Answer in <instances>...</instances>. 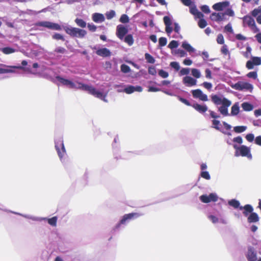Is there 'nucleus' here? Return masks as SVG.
<instances>
[{"instance_id": "obj_1", "label": "nucleus", "mask_w": 261, "mask_h": 261, "mask_svg": "<svg viewBox=\"0 0 261 261\" xmlns=\"http://www.w3.org/2000/svg\"><path fill=\"white\" fill-rule=\"evenodd\" d=\"M212 101L216 105L222 104V106L218 108V111L224 116L230 115L228 112V108L231 105V102L228 99L224 97L222 99L217 95L211 96Z\"/></svg>"}, {"instance_id": "obj_2", "label": "nucleus", "mask_w": 261, "mask_h": 261, "mask_svg": "<svg viewBox=\"0 0 261 261\" xmlns=\"http://www.w3.org/2000/svg\"><path fill=\"white\" fill-rule=\"evenodd\" d=\"M79 88L82 89L83 90L88 92V93L95 97L99 98L105 101H107L106 97L107 96L106 94L97 91L93 86L85 85L82 83H79Z\"/></svg>"}, {"instance_id": "obj_3", "label": "nucleus", "mask_w": 261, "mask_h": 261, "mask_svg": "<svg viewBox=\"0 0 261 261\" xmlns=\"http://www.w3.org/2000/svg\"><path fill=\"white\" fill-rule=\"evenodd\" d=\"M142 215V214L139 213H132L125 214L123 216L119 223L117 225L116 227L118 228L120 225L124 224L126 222H129L130 220L137 219Z\"/></svg>"}, {"instance_id": "obj_4", "label": "nucleus", "mask_w": 261, "mask_h": 261, "mask_svg": "<svg viewBox=\"0 0 261 261\" xmlns=\"http://www.w3.org/2000/svg\"><path fill=\"white\" fill-rule=\"evenodd\" d=\"M243 22L246 23L253 31V33H258L259 30L257 27L255 20L250 16H245L243 17Z\"/></svg>"}, {"instance_id": "obj_5", "label": "nucleus", "mask_w": 261, "mask_h": 261, "mask_svg": "<svg viewBox=\"0 0 261 261\" xmlns=\"http://www.w3.org/2000/svg\"><path fill=\"white\" fill-rule=\"evenodd\" d=\"M36 26L43 27L54 30L60 31L62 29L61 27L58 23L49 21H39L36 23Z\"/></svg>"}, {"instance_id": "obj_6", "label": "nucleus", "mask_w": 261, "mask_h": 261, "mask_svg": "<svg viewBox=\"0 0 261 261\" xmlns=\"http://www.w3.org/2000/svg\"><path fill=\"white\" fill-rule=\"evenodd\" d=\"M55 147L59 158L61 159L66 152L62 139H59L55 142Z\"/></svg>"}, {"instance_id": "obj_7", "label": "nucleus", "mask_w": 261, "mask_h": 261, "mask_svg": "<svg viewBox=\"0 0 261 261\" xmlns=\"http://www.w3.org/2000/svg\"><path fill=\"white\" fill-rule=\"evenodd\" d=\"M232 87L238 90H246L251 91L253 89L252 85L247 82H238Z\"/></svg>"}, {"instance_id": "obj_8", "label": "nucleus", "mask_w": 261, "mask_h": 261, "mask_svg": "<svg viewBox=\"0 0 261 261\" xmlns=\"http://www.w3.org/2000/svg\"><path fill=\"white\" fill-rule=\"evenodd\" d=\"M261 65V58L258 57H252L251 60L246 62V67L248 69H252L254 66Z\"/></svg>"}, {"instance_id": "obj_9", "label": "nucleus", "mask_w": 261, "mask_h": 261, "mask_svg": "<svg viewBox=\"0 0 261 261\" xmlns=\"http://www.w3.org/2000/svg\"><path fill=\"white\" fill-rule=\"evenodd\" d=\"M128 33V29L126 27L122 24H119L116 28V36L120 40L123 39L125 36Z\"/></svg>"}, {"instance_id": "obj_10", "label": "nucleus", "mask_w": 261, "mask_h": 261, "mask_svg": "<svg viewBox=\"0 0 261 261\" xmlns=\"http://www.w3.org/2000/svg\"><path fill=\"white\" fill-rule=\"evenodd\" d=\"M200 200L203 203H207L211 201L216 202L218 200L217 196L214 193H211L209 195H202L199 197Z\"/></svg>"}, {"instance_id": "obj_11", "label": "nucleus", "mask_w": 261, "mask_h": 261, "mask_svg": "<svg viewBox=\"0 0 261 261\" xmlns=\"http://www.w3.org/2000/svg\"><path fill=\"white\" fill-rule=\"evenodd\" d=\"M239 156H246L249 159H252V154L250 152L249 147L245 145L240 146V149L239 151Z\"/></svg>"}, {"instance_id": "obj_12", "label": "nucleus", "mask_w": 261, "mask_h": 261, "mask_svg": "<svg viewBox=\"0 0 261 261\" xmlns=\"http://www.w3.org/2000/svg\"><path fill=\"white\" fill-rule=\"evenodd\" d=\"M192 93L194 98H199L201 100L203 101H206L208 100L207 95L203 94L200 89L193 90Z\"/></svg>"}, {"instance_id": "obj_13", "label": "nucleus", "mask_w": 261, "mask_h": 261, "mask_svg": "<svg viewBox=\"0 0 261 261\" xmlns=\"http://www.w3.org/2000/svg\"><path fill=\"white\" fill-rule=\"evenodd\" d=\"M229 5V3L227 1L223 2H219L215 4L212 8L214 10L218 11H222L224 8L228 7Z\"/></svg>"}, {"instance_id": "obj_14", "label": "nucleus", "mask_w": 261, "mask_h": 261, "mask_svg": "<svg viewBox=\"0 0 261 261\" xmlns=\"http://www.w3.org/2000/svg\"><path fill=\"white\" fill-rule=\"evenodd\" d=\"M211 19L217 22H219L225 19V14L223 13H216L213 12L210 16Z\"/></svg>"}, {"instance_id": "obj_15", "label": "nucleus", "mask_w": 261, "mask_h": 261, "mask_svg": "<svg viewBox=\"0 0 261 261\" xmlns=\"http://www.w3.org/2000/svg\"><path fill=\"white\" fill-rule=\"evenodd\" d=\"M56 78L64 85L68 86L70 88H76L74 83L68 80L65 79L60 76H57Z\"/></svg>"}, {"instance_id": "obj_16", "label": "nucleus", "mask_w": 261, "mask_h": 261, "mask_svg": "<svg viewBox=\"0 0 261 261\" xmlns=\"http://www.w3.org/2000/svg\"><path fill=\"white\" fill-rule=\"evenodd\" d=\"M97 55L102 57H108L111 56V52L107 48H101L96 51Z\"/></svg>"}, {"instance_id": "obj_17", "label": "nucleus", "mask_w": 261, "mask_h": 261, "mask_svg": "<svg viewBox=\"0 0 261 261\" xmlns=\"http://www.w3.org/2000/svg\"><path fill=\"white\" fill-rule=\"evenodd\" d=\"M183 83L187 86L190 87L196 85L197 81L190 76H186L183 79Z\"/></svg>"}, {"instance_id": "obj_18", "label": "nucleus", "mask_w": 261, "mask_h": 261, "mask_svg": "<svg viewBox=\"0 0 261 261\" xmlns=\"http://www.w3.org/2000/svg\"><path fill=\"white\" fill-rule=\"evenodd\" d=\"M240 210H244L243 214L246 217L248 216L249 214L252 213L253 211V208L252 206L248 204L245 205L244 206H241L240 207Z\"/></svg>"}, {"instance_id": "obj_19", "label": "nucleus", "mask_w": 261, "mask_h": 261, "mask_svg": "<svg viewBox=\"0 0 261 261\" xmlns=\"http://www.w3.org/2000/svg\"><path fill=\"white\" fill-rule=\"evenodd\" d=\"M16 69V66H10L3 65L2 67H0V73H5L15 72Z\"/></svg>"}, {"instance_id": "obj_20", "label": "nucleus", "mask_w": 261, "mask_h": 261, "mask_svg": "<svg viewBox=\"0 0 261 261\" xmlns=\"http://www.w3.org/2000/svg\"><path fill=\"white\" fill-rule=\"evenodd\" d=\"M197 111L200 113H204L207 111V107L206 105H201L198 103H194L192 106Z\"/></svg>"}, {"instance_id": "obj_21", "label": "nucleus", "mask_w": 261, "mask_h": 261, "mask_svg": "<svg viewBox=\"0 0 261 261\" xmlns=\"http://www.w3.org/2000/svg\"><path fill=\"white\" fill-rule=\"evenodd\" d=\"M92 18L96 23L103 22L105 20L103 15L98 13H94L92 15Z\"/></svg>"}, {"instance_id": "obj_22", "label": "nucleus", "mask_w": 261, "mask_h": 261, "mask_svg": "<svg viewBox=\"0 0 261 261\" xmlns=\"http://www.w3.org/2000/svg\"><path fill=\"white\" fill-rule=\"evenodd\" d=\"M259 218L257 213L252 212L247 218V221L249 223H255L259 221Z\"/></svg>"}, {"instance_id": "obj_23", "label": "nucleus", "mask_w": 261, "mask_h": 261, "mask_svg": "<svg viewBox=\"0 0 261 261\" xmlns=\"http://www.w3.org/2000/svg\"><path fill=\"white\" fill-rule=\"evenodd\" d=\"M247 258L248 261H256L257 259L256 253L252 249H249L247 254Z\"/></svg>"}, {"instance_id": "obj_24", "label": "nucleus", "mask_w": 261, "mask_h": 261, "mask_svg": "<svg viewBox=\"0 0 261 261\" xmlns=\"http://www.w3.org/2000/svg\"><path fill=\"white\" fill-rule=\"evenodd\" d=\"M77 28H72V27H64V30L65 32L70 35L72 37H75L76 36V30Z\"/></svg>"}, {"instance_id": "obj_25", "label": "nucleus", "mask_w": 261, "mask_h": 261, "mask_svg": "<svg viewBox=\"0 0 261 261\" xmlns=\"http://www.w3.org/2000/svg\"><path fill=\"white\" fill-rule=\"evenodd\" d=\"M239 112L240 108L239 103L236 102L231 107V113L230 115L231 116H236L239 113Z\"/></svg>"}, {"instance_id": "obj_26", "label": "nucleus", "mask_w": 261, "mask_h": 261, "mask_svg": "<svg viewBox=\"0 0 261 261\" xmlns=\"http://www.w3.org/2000/svg\"><path fill=\"white\" fill-rule=\"evenodd\" d=\"M27 64H28V62L26 61H25V60L22 61L21 62L22 66H17V69H22L24 71H25L28 73H31L32 72H31V67H30V66H29L28 67H26Z\"/></svg>"}, {"instance_id": "obj_27", "label": "nucleus", "mask_w": 261, "mask_h": 261, "mask_svg": "<svg viewBox=\"0 0 261 261\" xmlns=\"http://www.w3.org/2000/svg\"><path fill=\"white\" fill-rule=\"evenodd\" d=\"M241 107L245 111H251L253 109V105L248 102H244L242 103Z\"/></svg>"}, {"instance_id": "obj_28", "label": "nucleus", "mask_w": 261, "mask_h": 261, "mask_svg": "<svg viewBox=\"0 0 261 261\" xmlns=\"http://www.w3.org/2000/svg\"><path fill=\"white\" fill-rule=\"evenodd\" d=\"M124 41L128 45L131 46L134 42V40L132 34H128L124 37Z\"/></svg>"}, {"instance_id": "obj_29", "label": "nucleus", "mask_w": 261, "mask_h": 261, "mask_svg": "<svg viewBox=\"0 0 261 261\" xmlns=\"http://www.w3.org/2000/svg\"><path fill=\"white\" fill-rule=\"evenodd\" d=\"M75 32L76 36L75 37L83 38L87 34V32L85 30L80 29L79 28H76Z\"/></svg>"}, {"instance_id": "obj_30", "label": "nucleus", "mask_w": 261, "mask_h": 261, "mask_svg": "<svg viewBox=\"0 0 261 261\" xmlns=\"http://www.w3.org/2000/svg\"><path fill=\"white\" fill-rule=\"evenodd\" d=\"M228 204L229 205L232 206L234 208H239L240 206V202L236 199H231V200L228 201Z\"/></svg>"}, {"instance_id": "obj_31", "label": "nucleus", "mask_w": 261, "mask_h": 261, "mask_svg": "<svg viewBox=\"0 0 261 261\" xmlns=\"http://www.w3.org/2000/svg\"><path fill=\"white\" fill-rule=\"evenodd\" d=\"M182 47L189 53L194 51V48L190 44L187 42H183L182 44Z\"/></svg>"}, {"instance_id": "obj_32", "label": "nucleus", "mask_w": 261, "mask_h": 261, "mask_svg": "<svg viewBox=\"0 0 261 261\" xmlns=\"http://www.w3.org/2000/svg\"><path fill=\"white\" fill-rule=\"evenodd\" d=\"M75 22L78 26L83 28H85L86 26V22L84 20L81 18H76L75 19Z\"/></svg>"}, {"instance_id": "obj_33", "label": "nucleus", "mask_w": 261, "mask_h": 261, "mask_svg": "<svg viewBox=\"0 0 261 261\" xmlns=\"http://www.w3.org/2000/svg\"><path fill=\"white\" fill-rule=\"evenodd\" d=\"M247 129L246 126H237L234 127V131L237 133H241Z\"/></svg>"}, {"instance_id": "obj_34", "label": "nucleus", "mask_w": 261, "mask_h": 261, "mask_svg": "<svg viewBox=\"0 0 261 261\" xmlns=\"http://www.w3.org/2000/svg\"><path fill=\"white\" fill-rule=\"evenodd\" d=\"M145 58L149 63L153 64L155 62V59L154 58L148 53H146L145 54Z\"/></svg>"}, {"instance_id": "obj_35", "label": "nucleus", "mask_w": 261, "mask_h": 261, "mask_svg": "<svg viewBox=\"0 0 261 261\" xmlns=\"http://www.w3.org/2000/svg\"><path fill=\"white\" fill-rule=\"evenodd\" d=\"M121 71L125 73H128L130 71V68L129 66L126 64H122L120 66Z\"/></svg>"}, {"instance_id": "obj_36", "label": "nucleus", "mask_w": 261, "mask_h": 261, "mask_svg": "<svg viewBox=\"0 0 261 261\" xmlns=\"http://www.w3.org/2000/svg\"><path fill=\"white\" fill-rule=\"evenodd\" d=\"M47 222L50 225L56 226L57 222V217L55 216L51 218H49L47 219Z\"/></svg>"}, {"instance_id": "obj_37", "label": "nucleus", "mask_w": 261, "mask_h": 261, "mask_svg": "<svg viewBox=\"0 0 261 261\" xmlns=\"http://www.w3.org/2000/svg\"><path fill=\"white\" fill-rule=\"evenodd\" d=\"M261 14V6H259L257 8L254 9L251 12V15L253 17H256L259 15V14Z\"/></svg>"}, {"instance_id": "obj_38", "label": "nucleus", "mask_w": 261, "mask_h": 261, "mask_svg": "<svg viewBox=\"0 0 261 261\" xmlns=\"http://www.w3.org/2000/svg\"><path fill=\"white\" fill-rule=\"evenodd\" d=\"M2 51L5 54H10L14 53L15 49H14L11 47H6L3 48L2 49Z\"/></svg>"}, {"instance_id": "obj_39", "label": "nucleus", "mask_w": 261, "mask_h": 261, "mask_svg": "<svg viewBox=\"0 0 261 261\" xmlns=\"http://www.w3.org/2000/svg\"><path fill=\"white\" fill-rule=\"evenodd\" d=\"M207 23L206 21L203 18L199 19L198 22V25L199 27L201 29L204 28L207 25Z\"/></svg>"}, {"instance_id": "obj_40", "label": "nucleus", "mask_w": 261, "mask_h": 261, "mask_svg": "<svg viewBox=\"0 0 261 261\" xmlns=\"http://www.w3.org/2000/svg\"><path fill=\"white\" fill-rule=\"evenodd\" d=\"M192 75L196 78H199L201 76L200 72L199 70L196 68H193L192 69Z\"/></svg>"}, {"instance_id": "obj_41", "label": "nucleus", "mask_w": 261, "mask_h": 261, "mask_svg": "<svg viewBox=\"0 0 261 261\" xmlns=\"http://www.w3.org/2000/svg\"><path fill=\"white\" fill-rule=\"evenodd\" d=\"M135 89V86H128V87H126L124 89V92L127 94H131L133 93Z\"/></svg>"}, {"instance_id": "obj_42", "label": "nucleus", "mask_w": 261, "mask_h": 261, "mask_svg": "<svg viewBox=\"0 0 261 261\" xmlns=\"http://www.w3.org/2000/svg\"><path fill=\"white\" fill-rule=\"evenodd\" d=\"M129 18L126 14H122L120 18V21L122 23H127L129 22Z\"/></svg>"}, {"instance_id": "obj_43", "label": "nucleus", "mask_w": 261, "mask_h": 261, "mask_svg": "<svg viewBox=\"0 0 261 261\" xmlns=\"http://www.w3.org/2000/svg\"><path fill=\"white\" fill-rule=\"evenodd\" d=\"M167 42V39L165 37H161L159 39V46L160 47L164 46Z\"/></svg>"}, {"instance_id": "obj_44", "label": "nucleus", "mask_w": 261, "mask_h": 261, "mask_svg": "<svg viewBox=\"0 0 261 261\" xmlns=\"http://www.w3.org/2000/svg\"><path fill=\"white\" fill-rule=\"evenodd\" d=\"M115 15V12L114 10H111L109 12H107L106 13V17L108 19H111L113 18Z\"/></svg>"}, {"instance_id": "obj_45", "label": "nucleus", "mask_w": 261, "mask_h": 261, "mask_svg": "<svg viewBox=\"0 0 261 261\" xmlns=\"http://www.w3.org/2000/svg\"><path fill=\"white\" fill-rule=\"evenodd\" d=\"M178 43L177 41L172 40L168 44V47L171 49H173L174 48H176L178 46Z\"/></svg>"}, {"instance_id": "obj_46", "label": "nucleus", "mask_w": 261, "mask_h": 261, "mask_svg": "<svg viewBox=\"0 0 261 261\" xmlns=\"http://www.w3.org/2000/svg\"><path fill=\"white\" fill-rule=\"evenodd\" d=\"M170 66L174 68L176 71H178L180 69V66L177 62H172L170 64Z\"/></svg>"}, {"instance_id": "obj_47", "label": "nucleus", "mask_w": 261, "mask_h": 261, "mask_svg": "<svg viewBox=\"0 0 261 261\" xmlns=\"http://www.w3.org/2000/svg\"><path fill=\"white\" fill-rule=\"evenodd\" d=\"M212 124L213 127L215 128L217 130L220 129V127H219V125L220 124V121L217 120L216 119H214L212 120Z\"/></svg>"}, {"instance_id": "obj_48", "label": "nucleus", "mask_w": 261, "mask_h": 261, "mask_svg": "<svg viewBox=\"0 0 261 261\" xmlns=\"http://www.w3.org/2000/svg\"><path fill=\"white\" fill-rule=\"evenodd\" d=\"M158 73L159 75L163 78H167L169 76L168 73L163 69L160 70Z\"/></svg>"}, {"instance_id": "obj_49", "label": "nucleus", "mask_w": 261, "mask_h": 261, "mask_svg": "<svg viewBox=\"0 0 261 261\" xmlns=\"http://www.w3.org/2000/svg\"><path fill=\"white\" fill-rule=\"evenodd\" d=\"M200 175L202 178L207 180H209L211 178L210 175L207 171H202Z\"/></svg>"}, {"instance_id": "obj_50", "label": "nucleus", "mask_w": 261, "mask_h": 261, "mask_svg": "<svg viewBox=\"0 0 261 261\" xmlns=\"http://www.w3.org/2000/svg\"><path fill=\"white\" fill-rule=\"evenodd\" d=\"M217 42L218 44H223L224 43V37L221 34H220L218 35L217 38Z\"/></svg>"}, {"instance_id": "obj_51", "label": "nucleus", "mask_w": 261, "mask_h": 261, "mask_svg": "<svg viewBox=\"0 0 261 261\" xmlns=\"http://www.w3.org/2000/svg\"><path fill=\"white\" fill-rule=\"evenodd\" d=\"M148 71L149 74L152 75H155L156 74V68L154 66L149 67Z\"/></svg>"}, {"instance_id": "obj_52", "label": "nucleus", "mask_w": 261, "mask_h": 261, "mask_svg": "<svg viewBox=\"0 0 261 261\" xmlns=\"http://www.w3.org/2000/svg\"><path fill=\"white\" fill-rule=\"evenodd\" d=\"M247 76L249 78L256 79L257 77V74L256 71H251V72H249L247 74Z\"/></svg>"}, {"instance_id": "obj_53", "label": "nucleus", "mask_w": 261, "mask_h": 261, "mask_svg": "<svg viewBox=\"0 0 261 261\" xmlns=\"http://www.w3.org/2000/svg\"><path fill=\"white\" fill-rule=\"evenodd\" d=\"M163 20L165 25H171L172 22L169 17L167 16H164Z\"/></svg>"}, {"instance_id": "obj_54", "label": "nucleus", "mask_w": 261, "mask_h": 261, "mask_svg": "<svg viewBox=\"0 0 261 261\" xmlns=\"http://www.w3.org/2000/svg\"><path fill=\"white\" fill-rule=\"evenodd\" d=\"M53 38L54 39H56V40H63V41H64V38L63 37V36L61 35L60 34H59V33H55L53 36Z\"/></svg>"}, {"instance_id": "obj_55", "label": "nucleus", "mask_w": 261, "mask_h": 261, "mask_svg": "<svg viewBox=\"0 0 261 261\" xmlns=\"http://www.w3.org/2000/svg\"><path fill=\"white\" fill-rule=\"evenodd\" d=\"M200 8L201 11L206 14H208L211 12L209 7L207 5H203Z\"/></svg>"}, {"instance_id": "obj_56", "label": "nucleus", "mask_w": 261, "mask_h": 261, "mask_svg": "<svg viewBox=\"0 0 261 261\" xmlns=\"http://www.w3.org/2000/svg\"><path fill=\"white\" fill-rule=\"evenodd\" d=\"M221 52L222 54L224 55H227L229 54V51L227 48V46L226 45L224 44L222 46L221 49Z\"/></svg>"}, {"instance_id": "obj_57", "label": "nucleus", "mask_w": 261, "mask_h": 261, "mask_svg": "<svg viewBox=\"0 0 261 261\" xmlns=\"http://www.w3.org/2000/svg\"><path fill=\"white\" fill-rule=\"evenodd\" d=\"M190 72V69L189 68H182L179 72L180 75H187Z\"/></svg>"}, {"instance_id": "obj_58", "label": "nucleus", "mask_w": 261, "mask_h": 261, "mask_svg": "<svg viewBox=\"0 0 261 261\" xmlns=\"http://www.w3.org/2000/svg\"><path fill=\"white\" fill-rule=\"evenodd\" d=\"M178 97V100L181 101V102L184 103V104H185L186 105L188 106H191V103H190V102L187 100L186 99H185L179 96H177Z\"/></svg>"}, {"instance_id": "obj_59", "label": "nucleus", "mask_w": 261, "mask_h": 261, "mask_svg": "<svg viewBox=\"0 0 261 261\" xmlns=\"http://www.w3.org/2000/svg\"><path fill=\"white\" fill-rule=\"evenodd\" d=\"M66 51V50L65 48L62 47H59L56 48L55 49V52L57 53H60V54H64Z\"/></svg>"}, {"instance_id": "obj_60", "label": "nucleus", "mask_w": 261, "mask_h": 261, "mask_svg": "<svg viewBox=\"0 0 261 261\" xmlns=\"http://www.w3.org/2000/svg\"><path fill=\"white\" fill-rule=\"evenodd\" d=\"M223 14H225V16L227 15L229 16H233L234 15L233 11L230 8L227 9Z\"/></svg>"}, {"instance_id": "obj_61", "label": "nucleus", "mask_w": 261, "mask_h": 261, "mask_svg": "<svg viewBox=\"0 0 261 261\" xmlns=\"http://www.w3.org/2000/svg\"><path fill=\"white\" fill-rule=\"evenodd\" d=\"M224 29L226 32L230 33H233V29L230 23H228L224 27Z\"/></svg>"}, {"instance_id": "obj_62", "label": "nucleus", "mask_w": 261, "mask_h": 261, "mask_svg": "<svg viewBox=\"0 0 261 261\" xmlns=\"http://www.w3.org/2000/svg\"><path fill=\"white\" fill-rule=\"evenodd\" d=\"M87 27L89 31L91 32H95L97 29V27L93 24L88 23L87 25Z\"/></svg>"}, {"instance_id": "obj_63", "label": "nucleus", "mask_w": 261, "mask_h": 261, "mask_svg": "<svg viewBox=\"0 0 261 261\" xmlns=\"http://www.w3.org/2000/svg\"><path fill=\"white\" fill-rule=\"evenodd\" d=\"M232 141L233 142H236L239 144H241L243 143V139L241 136L234 138Z\"/></svg>"}, {"instance_id": "obj_64", "label": "nucleus", "mask_w": 261, "mask_h": 261, "mask_svg": "<svg viewBox=\"0 0 261 261\" xmlns=\"http://www.w3.org/2000/svg\"><path fill=\"white\" fill-rule=\"evenodd\" d=\"M246 139L248 141L251 142L253 141L254 136L252 134H248L246 136Z\"/></svg>"}]
</instances>
